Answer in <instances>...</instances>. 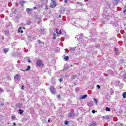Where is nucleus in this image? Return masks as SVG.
I'll return each instance as SVG.
<instances>
[{"mask_svg":"<svg viewBox=\"0 0 126 126\" xmlns=\"http://www.w3.org/2000/svg\"><path fill=\"white\" fill-rule=\"evenodd\" d=\"M36 65L37 66H41L42 65H44V64L43 63V61L40 60H38L36 61Z\"/></svg>","mask_w":126,"mask_h":126,"instance_id":"obj_1","label":"nucleus"},{"mask_svg":"<svg viewBox=\"0 0 126 126\" xmlns=\"http://www.w3.org/2000/svg\"><path fill=\"white\" fill-rule=\"evenodd\" d=\"M57 6V4H56V2L55 1H52L50 3V7L51 8H54Z\"/></svg>","mask_w":126,"mask_h":126,"instance_id":"obj_2","label":"nucleus"},{"mask_svg":"<svg viewBox=\"0 0 126 126\" xmlns=\"http://www.w3.org/2000/svg\"><path fill=\"white\" fill-rule=\"evenodd\" d=\"M21 78V77H20V76L19 75L17 74L14 77V80H15V81H20Z\"/></svg>","mask_w":126,"mask_h":126,"instance_id":"obj_3","label":"nucleus"},{"mask_svg":"<svg viewBox=\"0 0 126 126\" xmlns=\"http://www.w3.org/2000/svg\"><path fill=\"white\" fill-rule=\"evenodd\" d=\"M50 91L52 94H55L56 93V89L54 87H51Z\"/></svg>","mask_w":126,"mask_h":126,"instance_id":"obj_4","label":"nucleus"},{"mask_svg":"<svg viewBox=\"0 0 126 126\" xmlns=\"http://www.w3.org/2000/svg\"><path fill=\"white\" fill-rule=\"evenodd\" d=\"M87 95L85 94L84 95H81L80 97V99H85V98H87Z\"/></svg>","mask_w":126,"mask_h":126,"instance_id":"obj_5","label":"nucleus"},{"mask_svg":"<svg viewBox=\"0 0 126 126\" xmlns=\"http://www.w3.org/2000/svg\"><path fill=\"white\" fill-rule=\"evenodd\" d=\"M18 32L19 33H23L22 28H19V29H18Z\"/></svg>","mask_w":126,"mask_h":126,"instance_id":"obj_6","label":"nucleus"},{"mask_svg":"<svg viewBox=\"0 0 126 126\" xmlns=\"http://www.w3.org/2000/svg\"><path fill=\"white\" fill-rule=\"evenodd\" d=\"M90 126H96V123L92 122L90 124Z\"/></svg>","mask_w":126,"mask_h":126,"instance_id":"obj_7","label":"nucleus"},{"mask_svg":"<svg viewBox=\"0 0 126 126\" xmlns=\"http://www.w3.org/2000/svg\"><path fill=\"white\" fill-rule=\"evenodd\" d=\"M69 58L68 56H65L64 57L63 59L64 60V61H68Z\"/></svg>","mask_w":126,"mask_h":126,"instance_id":"obj_8","label":"nucleus"},{"mask_svg":"<svg viewBox=\"0 0 126 126\" xmlns=\"http://www.w3.org/2000/svg\"><path fill=\"white\" fill-rule=\"evenodd\" d=\"M114 51L115 54H116L117 55L119 54V52H118V48H115Z\"/></svg>","mask_w":126,"mask_h":126,"instance_id":"obj_9","label":"nucleus"},{"mask_svg":"<svg viewBox=\"0 0 126 126\" xmlns=\"http://www.w3.org/2000/svg\"><path fill=\"white\" fill-rule=\"evenodd\" d=\"M19 112L20 113V115H22V114H23V110L19 109Z\"/></svg>","mask_w":126,"mask_h":126,"instance_id":"obj_10","label":"nucleus"},{"mask_svg":"<svg viewBox=\"0 0 126 126\" xmlns=\"http://www.w3.org/2000/svg\"><path fill=\"white\" fill-rule=\"evenodd\" d=\"M106 111L107 112H110L111 111V109L110 108H109V107H106Z\"/></svg>","mask_w":126,"mask_h":126,"instance_id":"obj_11","label":"nucleus"},{"mask_svg":"<svg viewBox=\"0 0 126 126\" xmlns=\"http://www.w3.org/2000/svg\"><path fill=\"white\" fill-rule=\"evenodd\" d=\"M70 50V52H74V51H75V48H71Z\"/></svg>","mask_w":126,"mask_h":126,"instance_id":"obj_12","label":"nucleus"},{"mask_svg":"<svg viewBox=\"0 0 126 126\" xmlns=\"http://www.w3.org/2000/svg\"><path fill=\"white\" fill-rule=\"evenodd\" d=\"M8 51V49H7V48L4 49V52L5 53V54H6V53H7Z\"/></svg>","mask_w":126,"mask_h":126,"instance_id":"obj_13","label":"nucleus"},{"mask_svg":"<svg viewBox=\"0 0 126 126\" xmlns=\"http://www.w3.org/2000/svg\"><path fill=\"white\" fill-rule=\"evenodd\" d=\"M123 98H126V93H123Z\"/></svg>","mask_w":126,"mask_h":126,"instance_id":"obj_14","label":"nucleus"},{"mask_svg":"<svg viewBox=\"0 0 126 126\" xmlns=\"http://www.w3.org/2000/svg\"><path fill=\"white\" fill-rule=\"evenodd\" d=\"M62 31H62V30L61 29V30H60V31H59V32H56V33H57V34H61Z\"/></svg>","mask_w":126,"mask_h":126,"instance_id":"obj_15","label":"nucleus"},{"mask_svg":"<svg viewBox=\"0 0 126 126\" xmlns=\"http://www.w3.org/2000/svg\"><path fill=\"white\" fill-rule=\"evenodd\" d=\"M94 102H95V104H96V105H97L98 102H97V100H96V99L94 98Z\"/></svg>","mask_w":126,"mask_h":126,"instance_id":"obj_16","label":"nucleus"},{"mask_svg":"<svg viewBox=\"0 0 126 126\" xmlns=\"http://www.w3.org/2000/svg\"><path fill=\"white\" fill-rule=\"evenodd\" d=\"M119 0H115V3L116 4H118V1H119Z\"/></svg>","mask_w":126,"mask_h":126,"instance_id":"obj_17","label":"nucleus"},{"mask_svg":"<svg viewBox=\"0 0 126 126\" xmlns=\"http://www.w3.org/2000/svg\"><path fill=\"white\" fill-rule=\"evenodd\" d=\"M31 68V67L30 66H28V69H26V70H29L30 69V68Z\"/></svg>","mask_w":126,"mask_h":126,"instance_id":"obj_18","label":"nucleus"},{"mask_svg":"<svg viewBox=\"0 0 126 126\" xmlns=\"http://www.w3.org/2000/svg\"><path fill=\"white\" fill-rule=\"evenodd\" d=\"M64 124H65V125H68V121H65V122H64Z\"/></svg>","mask_w":126,"mask_h":126,"instance_id":"obj_19","label":"nucleus"},{"mask_svg":"<svg viewBox=\"0 0 126 126\" xmlns=\"http://www.w3.org/2000/svg\"><path fill=\"white\" fill-rule=\"evenodd\" d=\"M57 98L58 99H61V95H57Z\"/></svg>","mask_w":126,"mask_h":126,"instance_id":"obj_20","label":"nucleus"},{"mask_svg":"<svg viewBox=\"0 0 126 126\" xmlns=\"http://www.w3.org/2000/svg\"><path fill=\"white\" fill-rule=\"evenodd\" d=\"M27 11L33 10V9L28 8V9H27Z\"/></svg>","mask_w":126,"mask_h":126,"instance_id":"obj_21","label":"nucleus"},{"mask_svg":"<svg viewBox=\"0 0 126 126\" xmlns=\"http://www.w3.org/2000/svg\"><path fill=\"white\" fill-rule=\"evenodd\" d=\"M38 43H39V44H43V42H41V40H39Z\"/></svg>","mask_w":126,"mask_h":126,"instance_id":"obj_22","label":"nucleus"},{"mask_svg":"<svg viewBox=\"0 0 126 126\" xmlns=\"http://www.w3.org/2000/svg\"><path fill=\"white\" fill-rule=\"evenodd\" d=\"M96 87H97L98 89H100V86L99 85H96Z\"/></svg>","mask_w":126,"mask_h":126,"instance_id":"obj_23","label":"nucleus"},{"mask_svg":"<svg viewBox=\"0 0 126 126\" xmlns=\"http://www.w3.org/2000/svg\"><path fill=\"white\" fill-rule=\"evenodd\" d=\"M63 79H62V78H60V79H59V81H60V82H62V81H63Z\"/></svg>","mask_w":126,"mask_h":126,"instance_id":"obj_24","label":"nucleus"},{"mask_svg":"<svg viewBox=\"0 0 126 126\" xmlns=\"http://www.w3.org/2000/svg\"><path fill=\"white\" fill-rule=\"evenodd\" d=\"M28 62L29 63H31V61H30V59H28Z\"/></svg>","mask_w":126,"mask_h":126,"instance_id":"obj_25","label":"nucleus"},{"mask_svg":"<svg viewBox=\"0 0 126 126\" xmlns=\"http://www.w3.org/2000/svg\"><path fill=\"white\" fill-rule=\"evenodd\" d=\"M0 92H1V93H2L3 91H2V89H1V88H0Z\"/></svg>","mask_w":126,"mask_h":126,"instance_id":"obj_26","label":"nucleus"},{"mask_svg":"<svg viewBox=\"0 0 126 126\" xmlns=\"http://www.w3.org/2000/svg\"><path fill=\"white\" fill-rule=\"evenodd\" d=\"M12 120H15V117L12 116Z\"/></svg>","mask_w":126,"mask_h":126,"instance_id":"obj_27","label":"nucleus"},{"mask_svg":"<svg viewBox=\"0 0 126 126\" xmlns=\"http://www.w3.org/2000/svg\"><path fill=\"white\" fill-rule=\"evenodd\" d=\"M92 112L93 114H95V110H92Z\"/></svg>","mask_w":126,"mask_h":126,"instance_id":"obj_28","label":"nucleus"},{"mask_svg":"<svg viewBox=\"0 0 126 126\" xmlns=\"http://www.w3.org/2000/svg\"><path fill=\"white\" fill-rule=\"evenodd\" d=\"M124 13H125L126 14V9H125L124 10Z\"/></svg>","mask_w":126,"mask_h":126,"instance_id":"obj_29","label":"nucleus"},{"mask_svg":"<svg viewBox=\"0 0 126 126\" xmlns=\"http://www.w3.org/2000/svg\"><path fill=\"white\" fill-rule=\"evenodd\" d=\"M71 79H74V76H72L71 77Z\"/></svg>","mask_w":126,"mask_h":126,"instance_id":"obj_30","label":"nucleus"},{"mask_svg":"<svg viewBox=\"0 0 126 126\" xmlns=\"http://www.w3.org/2000/svg\"><path fill=\"white\" fill-rule=\"evenodd\" d=\"M21 89H22V90H23V89H24V86H22V88H21Z\"/></svg>","mask_w":126,"mask_h":126,"instance_id":"obj_31","label":"nucleus"},{"mask_svg":"<svg viewBox=\"0 0 126 126\" xmlns=\"http://www.w3.org/2000/svg\"><path fill=\"white\" fill-rule=\"evenodd\" d=\"M80 35H81V36L82 37V36H83V34L81 33V34H80Z\"/></svg>","mask_w":126,"mask_h":126,"instance_id":"obj_32","label":"nucleus"},{"mask_svg":"<svg viewBox=\"0 0 126 126\" xmlns=\"http://www.w3.org/2000/svg\"><path fill=\"white\" fill-rule=\"evenodd\" d=\"M13 126H16V124H15V123H13Z\"/></svg>","mask_w":126,"mask_h":126,"instance_id":"obj_33","label":"nucleus"},{"mask_svg":"<svg viewBox=\"0 0 126 126\" xmlns=\"http://www.w3.org/2000/svg\"><path fill=\"white\" fill-rule=\"evenodd\" d=\"M64 2H65V3H66V2H67V0H64Z\"/></svg>","mask_w":126,"mask_h":126,"instance_id":"obj_34","label":"nucleus"},{"mask_svg":"<svg viewBox=\"0 0 126 126\" xmlns=\"http://www.w3.org/2000/svg\"><path fill=\"white\" fill-rule=\"evenodd\" d=\"M40 33H41V35H43V34H44V32H41Z\"/></svg>","mask_w":126,"mask_h":126,"instance_id":"obj_35","label":"nucleus"},{"mask_svg":"<svg viewBox=\"0 0 126 126\" xmlns=\"http://www.w3.org/2000/svg\"><path fill=\"white\" fill-rule=\"evenodd\" d=\"M88 105H89V106H92V104H89V103H88Z\"/></svg>","mask_w":126,"mask_h":126,"instance_id":"obj_36","label":"nucleus"},{"mask_svg":"<svg viewBox=\"0 0 126 126\" xmlns=\"http://www.w3.org/2000/svg\"><path fill=\"white\" fill-rule=\"evenodd\" d=\"M33 8H34V9H36L37 8V7H33Z\"/></svg>","mask_w":126,"mask_h":126,"instance_id":"obj_37","label":"nucleus"},{"mask_svg":"<svg viewBox=\"0 0 126 126\" xmlns=\"http://www.w3.org/2000/svg\"><path fill=\"white\" fill-rule=\"evenodd\" d=\"M51 121V120H50V119H49L48 120V122H50Z\"/></svg>","mask_w":126,"mask_h":126,"instance_id":"obj_38","label":"nucleus"},{"mask_svg":"<svg viewBox=\"0 0 126 126\" xmlns=\"http://www.w3.org/2000/svg\"><path fill=\"white\" fill-rule=\"evenodd\" d=\"M1 106H3V103L1 104Z\"/></svg>","mask_w":126,"mask_h":126,"instance_id":"obj_39","label":"nucleus"},{"mask_svg":"<svg viewBox=\"0 0 126 126\" xmlns=\"http://www.w3.org/2000/svg\"><path fill=\"white\" fill-rule=\"evenodd\" d=\"M23 29H25V28H22Z\"/></svg>","mask_w":126,"mask_h":126,"instance_id":"obj_40","label":"nucleus"},{"mask_svg":"<svg viewBox=\"0 0 126 126\" xmlns=\"http://www.w3.org/2000/svg\"><path fill=\"white\" fill-rule=\"evenodd\" d=\"M56 31H58V29H56Z\"/></svg>","mask_w":126,"mask_h":126,"instance_id":"obj_41","label":"nucleus"},{"mask_svg":"<svg viewBox=\"0 0 126 126\" xmlns=\"http://www.w3.org/2000/svg\"><path fill=\"white\" fill-rule=\"evenodd\" d=\"M52 1H54L55 0H51Z\"/></svg>","mask_w":126,"mask_h":126,"instance_id":"obj_42","label":"nucleus"},{"mask_svg":"<svg viewBox=\"0 0 126 126\" xmlns=\"http://www.w3.org/2000/svg\"><path fill=\"white\" fill-rule=\"evenodd\" d=\"M71 66H73V65L71 64Z\"/></svg>","mask_w":126,"mask_h":126,"instance_id":"obj_43","label":"nucleus"},{"mask_svg":"<svg viewBox=\"0 0 126 126\" xmlns=\"http://www.w3.org/2000/svg\"><path fill=\"white\" fill-rule=\"evenodd\" d=\"M54 39H56V38H55V37H54Z\"/></svg>","mask_w":126,"mask_h":126,"instance_id":"obj_44","label":"nucleus"}]
</instances>
